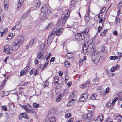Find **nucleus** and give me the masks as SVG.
I'll list each match as a JSON object with an SVG mask.
<instances>
[{
  "label": "nucleus",
  "mask_w": 122,
  "mask_h": 122,
  "mask_svg": "<svg viewBox=\"0 0 122 122\" xmlns=\"http://www.w3.org/2000/svg\"><path fill=\"white\" fill-rule=\"evenodd\" d=\"M4 51L6 54H10L12 52L13 48L9 45L4 46Z\"/></svg>",
  "instance_id": "obj_5"
},
{
  "label": "nucleus",
  "mask_w": 122,
  "mask_h": 122,
  "mask_svg": "<svg viewBox=\"0 0 122 122\" xmlns=\"http://www.w3.org/2000/svg\"><path fill=\"white\" fill-rule=\"evenodd\" d=\"M99 117V118H100V122H102L103 119V115L102 114H101V115H100V116Z\"/></svg>",
  "instance_id": "obj_33"
},
{
  "label": "nucleus",
  "mask_w": 122,
  "mask_h": 122,
  "mask_svg": "<svg viewBox=\"0 0 122 122\" xmlns=\"http://www.w3.org/2000/svg\"><path fill=\"white\" fill-rule=\"evenodd\" d=\"M90 11V9H89L87 10L86 14L85 15V18L86 20V18H87L88 20L90 19V17H89Z\"/></svg>",
  "instance_id": "obj_18"
},
{
  "label": "nucleus",
  "mask_w": 122,
  "mask_h": 122,
  "mask_svg": "<svg viewBox=\"0 0 122 122\" xmlns=\"http://www.w3.org/2000/svg\"><path fill=\"white\" fill-rule=\"evenodd\" d=\"M107 30H104L103 31L101 32L100 34V36H102L103 35H105L106 33Z\"/></svg>",
  "instance_id": "obj_36"
},
{
  "label": "nucleus",
  "mask_w": 122,
  "mask_h": 122,
  "mask_svg": "<svg viewBox=\"0 0 122 122\" xmlns=\"http://www.w3.org/2000/svg\"><path fill=\"white\" fill-rule=\"evenodd\" d=\"M19 105L21 107L23 108L25 111L27 107L26 105H25L24 106L20 104H19Z\"/></svg>",
  "instance_id": "obj_31"
},
{
  "label": "nucleus",
  "mask_w": 122,
  "mask_h": 122,
  "mask_svg": "<svg viewBox=\"0 0 122 122\" xmlns=\"http://www.w3.org/2000/svg\"><path fill=\"white\" fill-rule=\"evenodd\" d=\"M92 57H97L99 56L100 58V56L99 55V53L98 52H93L92 53Z\"/></svg>",
  "instance_id": "obj_13"
},
{
  "label": "nucleus",
  "mask_w": 122,
  "mask_h": 122,
  "mask_svg": "<svg viewBox=\"0 0 122 122\" xmlns=\"http://www.w3.org/2000/svg\"><path fill=\"white\" fill-rule=\"evenodd\" d=\"M28 71L27 70H25V71L23 70L21 71L20 72V76H21L24 75L26 74Z\"/></svg>",
  "instance_id": "obj_20"
},
{
  "label": "nucleus",
  "mask_w": 122,
  "mask_h": 122,
  "mask_svg": "<svg viewBox=\"0 0 122 122\" xmlns=\"http://www.w3.org/2000/svg\"><path fill=\"white\" fill-rule=\"evenodd\" d=\"M51 55V53H50L49 54L48 56L46 58V61H48V59L49 58Z\"/></svg>",
  "instance_id": "obj_61"
},
{
  "label": "nucleus",
  "mask_w": 122,
  "mask_h": 122,
  "mask_svg": "<svg viewBox=\"0 0 122 122\" xmlns=\"http://www.w3.org/2000/svg\"><path fill=\"white\" fill-rule=\"evenodd\" d=\"M59 74L60 76H61L63 74V72L62 71H59Z\"/></svg>",
  "instance_id": "obj_62"
},
{
  "label": "nucleus",
  "mask_w": 122,
  "mask_h": 122,
  "mask_svg": "<svg viewBox=\"0 0 122 122\" xmlns=\"http://www.w3.org/2000/svg\"><path fill=\"white\" fill-rule=\"evenodd\" d=\"M25 111L27 113H33L34 112L32 109H28L27 108Z\"/></svg>",
  "instance_id": "obj_16"
},
{
  "label": "nucleus",
  "mask_w": 122,
  "mask_h": 122,
  "mask_svg": "<svg viewBox=\"0 0 122 122\" xmlns=\"http://www.w3.org/2000/svg\"><path fill=\"white\" fill-rule=\"evenodd\" d=\"M74 120V119L72 118L70 119L67 122H73Z\"/></svg>",
  "instance_id": "obj_59"
},
{
  "label": "nucleus",
  "mask_w": 122,
  "mask_h": 122,
  "mask_svg": "<svg viewBox=\"0 0 122 122\" xmlns=\"http://www.w3.org/2000/svg\"><path fill=\"white\" fill-rule=\"evenodd\" d=\"M87 115V117L88 121H93L95 120L94 117L90 113L88 114Z\"/></svg>",
  "instance_id": "obj_10"
},
{
  "label": "nucleus",
  "mask_w": 122,
  "mask_h": 122,
  "mask_svg": "<svg viewBox=\"0 0 122 122\" xmlns=\"http://www.w3.org/2000/svg\"><path fill=\"white\" fill-rule=\"evenodd\" d=\"M109 88L108 87H107L105 90V91L104 93V95H106L109 92Z\"/></svg>",
  "instance_id": "obj_38"
},
{
  "label": "nucleus",
  "mask_w": 122,
  "mask_h": 122,
  "mask_svg": "<svg viewBox=\"0 0 122 122\" xmlns=\"http://www.w3.org/2000/svg\"><path fill=\"white\" fill-rule=\"evenodd\" d=\"M13 33H10L7 37V38L8 39H11L13 37Z\"/></svg>",
  "instance_id": "obj_41"
},
{
  "label": "nucleus",
  "mask_w": 122,
  "mask_h": 122,
  "mask_svg": "<svg viewBox=\"0 0 122 122\" xmlns=\"http://www.w3.org/2000/svg\"><path fill=\"white\" fill-rule=\"evenodd\" d=\"M2 108L5 111H6L7 110V108L5 106H1Z\"/></svg>",
  "instance_id": "obj_45"
},
{
  "label": "nucleus",
  "mask_w": 122,
  "mask_h": 122,
  "mask_svg": "<svg viewBox=\"0 0 122 122\" xmlns=\"http://www.w3.org/2000/svg\"><path fill=\"white\" fill-rule=\"evenodd\" d=\"M26 15L25 14H24L22 15L21 17V19H25L26 18Z\"/></svg>",
  "instance_id": "obj_42"
},
{
  "label": "nucleus",
  "mask_w": 122,
  "mask_h": 122,
  "mask_svg": "<svg viewBox=\"0 0 122 122\" xmlns=\"http://www.w3.org/2000/svg\"><path fill=\"white\" fill-rule=\"evenodd\" d=\"M59 79V77L57 76H56L54 77V81H58Z\"/></svg>",
  "instance_id": "obj_55"
},
{
  "label": "nucleus",
  "mask_w": 122,
  "mask_h": 122,
  "mask_svg": "<svg viewBox=\"0 0 122 122\" xmlns=\"http://www.w3.org/2000/svg\"><path fill=\"white\" fill-rule=\"evenodd\" d=\"M98 33H100V32L101 30L102 29V27L100 26H99L98 28Z\"/></svg>",
  "instance_id": "obj_54"
},
{
  "label": "nucleus",
  "mask_w": 122,
  "mask_h": 122,
  "mask_svg": "<svg viewBox=\"0 0 122 122\" xmlns=\"http://www.w3.org/2000/svg\"><path fill=\"white\" fill-rule=\"evenodd\" d=\"M66 52L67 53L65 55V58L67 59H69L70 58H72L74 56V54L72 52H68V51L67 49H66Z\"/></svg>",
  "instance_id": "obj_8"
},
{
  "label": "nucleus",
  "mask_w": 122,
  "mask_h": 122,
  "mask_svg": "<svg viewBox=\"0 0 122 122\" xmlns=\"http://www.w3.org/2000/svg\"><path fill=\"white\" fill-rule=\"evenodd\" d=\"M61 95H59L58 96V97L56 99V100L57 102H59L61 100V98H60Z\"/></svg>",
  "instance_id": "obj_60"
},
{
  "label": "nucleus",
  "mask_w": 122,
  "mask_h": 122,
  "mask_svg": "<svg viewBox=\"0 0 122 122\" xmlns=\"http://www.w3.org/2000/svg\"><path fill=\"white\" fill-rule=\"evenodd\" d=\"M90 83V81H89V80H88L87 81H86L85 82V85H89V83Z\"/></svg>",
  "instance_id": "obj_56"
},
{
  "label": "nucleus",
  "mask_w": 122,
  "mask_h": 122,
  "mask_svg": "<svg viewBox=\"0 0 122 122\" xmlns=\"http://www.w3.org/2000/svg\"><path fill=\"white\" fill-rule=\"evenodd\" d=\"M20 114L25 119H29V116L26 113H20Z\"/></svg>",
  "instance_id": "obj_14"
},
{
  "label": "nucleus",
  "mask_w": 122,
  "mask_h": 122,
  "mask_svg": "<svg viewBox=\"0 0 122 122\" xmlns=\"http://www.w3.org/2000/svg\"><path fill=\"white\" fill-rule=\"evenodd\" d=\"M83 97H84L85 98V99H86L87 100L88 98V93H86L84 94L83 95H82Z\"/></svg>",
  "instance_id": "obj_34"
},
{
  "label": "nucleus",
  "mask_w": 122,
  "mask_h": 122,
  "mask_svg": "<svg viewBox=\"0 0 122 122\" xmlns=\"http://www.w3.org/2000/svg\"><path fill=\"white\" fill-rule=\"evenodd\" d=\"M88 31V30H86L81 33H76L75 35V38L78 41H81L84 40L87 37Z\"/></svg>",
  "instance_id": "obj_2"
},
{
  "label": "nucleus",
  "mask_w": 122,
  "mask_h": 122,
  "mask_svg": "<svg viewBox=\"0 0 122 122\" xmlns=\"http://www.w3.org/2000/svg\"><path fill=\"white\" fill-rule=\"evenodd\" d=\"M106 9V7H103L102 8V9L100 10V15L101 14H102L104 12L105 10Z\"/></svg>",
  "instance_id": "obj_29"
},
{
  "label": "nucleus",
  "mask_w": 122,
  "mask_h": 122,
  "mask_svg": "<svg viewBox=\"0 0 122 122\" xmlns=\"http://www.w3.org/2000/svg\"><path fill=\"white\" fill-rule=\"evenodd\" d=\"M48 122H56V121L54 117H51L49 119Z\"/></svg>",
  "instance_id": "obj_24"
},
{
  "label": "nucleus",
  "mask_w": 122,
  "mask_h": 122,
  "mask_svg": "<svg viewBox=\"0 0 122 122\" xmlns=\"http://www.w3.org/2000/svg\"><path fill=\"white\" fill-rule=\"evenodd\" d=\"M109 58L110 60H115L117 59L118 57L116 56H110Z\"/></svg>",
  "instance_id": "obj_25"
},
{
  "label": "nucleus",
  "mask_w": 122,
  "mask_h": 122,
  "mask_svg": "<svg viewBox=\"0 0 122 122\" xmlns=\"http://www.w3.org/2000/svg\"><path fill=\"white\" fill-rule=\"evenodd\" d=\"M54 37V36H53V35L52 36V37L51 36L48 37V38L47 41V44H50V42L52 41V39Z\"/></svg>",
  "instance_id": "obj_21"
},
{
  "label": "nucleus",
  "mask_w": 122,
  "mask_h": 122,
  "mask_svg": "<svg viewBox=\"0 0 122 122\" xmlns=\"http://www.w3.org/2000/svg\"><path fill=\"white\" fill-rule=\"evenodd\" d=\"M111 104L110 103L108 102L106 104V107H107L108 108L110 106Z\"/></svg>",
  "instance_id": "obj_57"
},
{
  "label": "nucleus",
  "mask_w": 122,
  "mask_h": 122,
  "mask_svg": "<svg viewBox=\"0 0 122 122\" xmlns=\"http://www.w3.org/2000/svg\"><path fill=\"white\" fill-rule=\"evenodd\" d=\"M75 2H76V1H75V0H72L71 2V5H74L75 4Z\"/></svg>",
  "instance_id": "obj_58"
},
{
  "label": "nucleus",
  "mask_w": 122,
  "mask_h": 122,
  "mask_svg": "<svg viewBox=\"0 0 122 122\" xmlns=\"http://www.w3.org/2000/svg\"><path fill=\"white\" fill-rule=\"evenodd\" d=\"M43 53L41 54V52H38L37 54V58L38 59H40L43 56Z\"/></svg>",
  "instance_id": "obj_26"
},
{
  "label": "nucleus",
  "mask_w": 122,
  "mask_h": 122,
  "mask_svg": "<svg viewBox=\"0 0 122 122\" xmlns=\"http://www.w3.org/2000/svg\"><path fill=\"white\" fill-rule=\"evenodd\" d=\"M100 58L99 56L96 58L95 57H92V59L93 63L95 64H97L99 62Z\"/></svg>",
  "instance_id": "obj_9"
},
{
  "label": "nucleus",
  "mask_w": 122,
  "mask_h": 122,
  "mask_svg": "<svg viewBox=\"0 0 122 122\" xmlns=\"http://www.w3.org/2000/svg\"><path fill=\"white\" fill-rule=\"evenodd\" d=\"M8 77L7 76L3 80V81H2V82L4 83V84H5V83L6 81L7 80L8 78Z\"/></svg>",
  "instance_id": "obj_51"
},
{
  "label": "nucleus",
  "mask_w": 122,
  "mask_h": 122,
  "mask_svg": "<svg viewBox=\"0 0 122 122\" xmlns=\"http://www.w3.org/2000/svg\"><path fill=\"white\" fill-rule=\"evenodd\" d=\"M9 3L8 0H5L4 2V4H8Z\"/></svg>",
  "instance_id": "obj_63"
},
{
  "label": "nucleus",
  "mask_w": 122,
  "mask_h": 122,
  "mask_svg": "<svg viewBox=\"0 0 122 122\" xmlns=\"http://www.w3.org/2000/svg\"><path fill=\"white\" fill-rule=\"evenodd\" d=\"M80 86L81 88H84L86 87V86L85 84H83L80 85Z\"/></svg>",
  "instance_id": "obj_46"
},
{
  "label": "nucleus",
  "mask_w": 122,
  "mask_h": 122,
  "mask_svg": "<svg viewBox=\"0 0 122 122\" xmlns=\"http://www.w3.org/2000/svg\"><path fill=\"white\" fill-rule=\"evenodd\" d=\"M45 47V45L44 44H41L40 46V49L41 50H42L44 49Z\"/></svg>",
  "instance_id": "obj_35"
},
{
  "label": "nucleus",
  "mask_w": 122,
  "mask_h": 122,
  "mask_svg": "<svg viewBox=\"0 0 122 122\" xmlns=\"http://www.w3.org/2000/svg\"><path fill=\"white\" fill-rule=\"evenodd\" d=\"M24 40L23 36L22 35H20L18 37L17 40H15L13 45V48L15 50L17 49L20 45L22 44Z\"/></svg>",
  "instance_id": "obj_1"
},
{
  "label": "nucleus",
  "mask_w": 122,
  "mask_h": 122,
  "mask_svg": "<svg viewBox=\"0 0 122 122\" xmlns=\"http://www.w3.org/2000/svg\"><path fill=\"white\" fill-rule=\"evenodd\" d=\"M71 116V114L70 113H67L65 114V116L66 118H68L69 117H70Z\"/></svg>",
  "instance_id": "obj_40"
},
{
  "label": "nucleus",
  "mask_w": 122,
  "mask_h": 122,
  "mask_svg": "<svg viewBox=\"0 0 122 122\" xmlns=\"http://www.w3.org/2000/svg\"><path fill=\"white\" fill-rule=\"evenodd\" d=\"M90 96L91 99L92 100H94L96 99V97L97 96V95L96 94H91Z\"/></svg>",
  "instance_id": "obj_17"
},
{
  "label": "nucleus",
  "mask_w": 122,
  "mask_h": 122,
  "mask_svg": "<svg viewBox=\"0 0 122 122\" xmlns=\"http://www.w3.org/2000/svg\"><path fill=\"white\" fill-rule=\"evenodd\" d=\"M16 27V30H20L21 28V26L19 24H17L15 25Z\"/></svg>",
  "instance_id": "obj_32"
},
{
  "label": "nucleus",
  "mask_w": 122,
  "mask_h": 122,
  "mask_svg": "<svg viewBox=\"0 0 122 122\" xmlns=\"http://www.w3.org/2000/svg\"><path fill=\"white\" fill-rule=\"evenodd\" d=\"M118 7H121L122 6V0L117 5Z\"/></svg>",
  "instance_id": "obj_43"
},
{
  "label": "nucleus",
  "mask_w": 122,
  "mask_h": 122,
  "mask_svg": "<svg viewBox=\"0 0 122 122\" xmlns=\"http://www.w3.org/2000/svg\"><path fill=\"white\" fill-rule=\"evenodd\" d=\"M8 30L7 28L5 29L2 32L4 33V34H5Z\"/></svg>",
  "instance_id": "obj_64"
},
{
  "label": "nucleus",
  "mask_w": 122,
  "mask_h": 122,
  "mask_svg": "<svg viewBox=\"0 0 122 122\" xmlns=\"http://www.w3.org/2000/svg\"><path fill=\"white\" fill-rule=\"evenodd\" d=\"M80 101L81 102H84L85 101H86L87 100L86 99H85V98L83 97L82 95H81L79 99Z\"/></svg>",
  "instance_id": "obj_27"
},
{
  "label": "nucleus",
  "mask_w": 122,
  "mask_h": 122,
  "mask_svg": "<svg viewBox=\"0 0 122 122\" xmlns=\"http://www.w3.org/2000/svg\"><path fill=\"white\" fill-rule=\"evenodd\" d=\"M4 6L5 9L6 10H7L8 8V4H4Z\"/></svg>",
  "instance_id": "obj_47"
},
{
  "label": "nucleus",
  "mask_w": 122,
  "mask_h": 122,
  "mask_svg": "<svg viewBox=\"0 0 122 122\" xmlns=\"http://www.w3.org/2000/svg\"><path fill=\"white\" fill-rule=\"evenodd\" d=\"M112 119L110 118H108L106 122H112Z\"/></svg>",
  "instance_id": "obj_49"
},
{
  "label": "nucleus",
  "mask_w": 122,
  "mask_h": 122,
  "mask_svg": "<svg viewBox=\"0 0 122 122\" xmlns=\"http://www.w3.org/2000/svg\"><path fill=\"white\" fill-rule=\"evenodd\" d=\"M53 23H51L49 24L48 26L46 28V29L47 30L51 29L53 27Z\"/></svg>",
  "instance_id": "obj_19"
},
{
  "label": "nucleus",
  "mask_w": 122,
  "mask_h": 122,
  "mask_svg": "<svg viewBox=\"0 0 122 122\" xmlns=\"http://www.w3.org/2000/svg\"><path fill=\"white\" fill-rule=\"evenodd\" d=\"M34 42V40H32L29 42V45L31 46L33 44Z\"/></svg>",
  "instance_id": "obj_50"
},
{
  "label": "nucleus",
  "mask_w": 122,
  "mask_h": 122,
  "mask_svg": "<svg viewBox=\"0 0 122 122\" xmlns=\"http://www.w3.org/2000/svg\"><path fill=\"white\" fill-rule=\"evenodd\" d=\"M47 6V5L45 4L44 6L42 8L41 11L42 13H46L47 12L48 9Z\"/></svg>",
  "instance_id": "obj_11"
},
{
  "label": "nucleus",
  "mask_w": 122,
  "mask_h": 122,
  "mask_svg": "<svg viewBox=\"0 0 122 122\" xmlns=\"http://www.w3.org/2000/svg\"><path fill=\"white\" fill-rule=\"evenodd\" d=\"M5 84L4 83L2 82L1 84V85H0V90L5 85Z\"/></svg>",
  "instance_id": "obj_53"
},
{
  "label": "nucleus",
  "mask_w": 122,
  "mask_h": 122,
  "mask_svg": "<svg viewBox=\"0 0 122 122\" xmlns=\"http://www.w3.org/2000/svg\"><path fill=\"white\" fill-rule=\"evenodd\" d=\"M64 64L65 67L68 68L70 66V64L67 61H66L64 63Z\"/></svg>",
  "instance_id": "obj_22"
},
{
  "label": "nucleus",
  "mask_w": 122,
  "mask_h": 122,
  "mask_svg": "<svg viewBox=\"0 0 122 122\" xmlns=\"http://www.w3.org/2000/svg\"><path fill=\"white\" fill-rule=\"evenodd\" d=\"M94 45V43H90L88 46L87 55L90 54L91 55L94 52L93 46Z\"/></svg>",
  "instance_id": "obj_6"
},
{
  "label": "nucleus",
  "mask_w": 122,
  "mask_h": 122,
  "mask_svg": "<svg viewBox=\"0 0 122 122\" xmlns=\"http://www.w3.org/2000/svg\"><path fill=\"white\" fill-rule=\"evenodd\" d=\"M38 70V69H36V70L35 71L34 73V75L35 76H36L38 74V73L37 72V70Z\"/></svg>",
  "instance_id": "obj_48"
},
{
  "label": "nucleus",
  "mask_w": 122,
  "mask_h": 122,
  "mask_svg": "<svg viewBox=\"0 0 122 122\" xmlns=\"http://www.w3.org/2000/svg\"><path fill=\"white\" fill-rule=\"evenodd\" d=\"M88 46L84 44L83 46V51L84 54H87Z\"/></svg>",
  "instance_id": "obj_12"
},
{
  "label": "nucleus",
  "mask_w": 122,
  "mask_h": 122,
  "mask_svg": "<svg viewBox=\"0 0 122 122\" xmlns=\"http://www.w3.org/2000/svg\"><path fill=\"white\" fill-rule=\"evenodd\" d=\"M55 57H52L50 61V64H51V62H54L55 60Z\"/></svg>",
  "instance_id": "obj_52"
},
{
  "label": "nucleus",
  "mask_w": 122,
  "mask_h": 122,
  "mask_svg": "<svg viewBox=\"0 0 122 122\" xmlns=\"http://www.w3.org/2000/svg\"><path fill=\"white\" fill-rule=\"evenodd\" d=\"M77 92L76 91H74L73 92L72 95L71 96V98H72L71 100V101H70L68 103V105H71L72 106L73 105L74 103V102H73V101H74L75 100V97L76 95H77Z\"/></svg>",
  "instance_id": "obj_7"
},
{
  "label": "nucleus",
  "mask_w": 122,
  "mask_h": 122,
  "mask_svg": "<svg viewBox=\"0 0 122 122\" xmlns=\"http://www.w3.org/2000/svg\"><path fill=\"white\" fill-rule=\"evenodd\" d=\"M119 68V66L117 65L116 66H113L111 68V71L112 72L114 71L116 69H118Z\"/></svg>",
  "instance_id": "obj_15"
},
{
  "label": "nucleus",
  "mask_w": 122,
  "mask_h": 122,
  "mask_svg": "<svg viewBox=\"0 0 122 122\" xmlns=\"http://www.w3.org/2000/svg\"><path fill=\"white\" fill-rule=\"evenodd\" d=\"M39 106L40 105L39 104H37L35 103H34L33 104V107L36 108H38L39 107Z\"/></svg>",
  "instance_id": "obj_39"
},
{
  "label": "nucleus",
  "mask_w": 122,
  "mask_h": 122,
  "mask_svg": "<svg viewBox=\"0 0 122 122\" xmlns=\"http://www.w3.org/2000/svg\"><path fill=\"white\" fill-rule=\"evenodd\" d=\"M83 60L82 59L80 60L79 62V66H81L83 64Z\"/></svg>",
  "instance_id": "obj_44"
},
{
  "label": "nucleus",
  "mask_w": 122,
  "mask_h": 122,
  "mask_svg": "<svg viewBox=\"0 0 122 122\" xmlns=\"http://www.w3.org/2000/svg\"><path fill=\"white\" fill-rule=\"evenodd\" d=\"M82 118L84 120H86L88 121L87 117V115L85 114L83 115L82 117Z\"/></svg>",
  "instance_id": "obj_28"
},
{
  "label": "nucleus",
  "mask_w": 122,
  "mask_h": 122,
  "mask_svg": "<svg viewBox=\"0 0 122 122\" xmlns=\"http://www.w3.org/2000/svg\"><path fill=\"white\" fill-rule=\"evenodd\" d=\"M68 17L66 16L60 18L56 24V25L58 27H61L64 24L67 19Z\"/></svg>",
  "instance_id": "obj_3"
},
{
  "label": "nucleus",
  "mask_w": 122,
  "mask_h": 122,
  "mask_svg": "<svg viewBox=\"0 0 122 122\" xmlns=\"http://www.w3.org/2000/svg\"><path fill=\"white\" fill-rule=\"evenodd\" d=\"M63 31V29L62 28H60L57 30V28H55L52 30L49 37H52L53 35L54 36L55 35L57 36L60 35L62 34Z\"/></svg>",
  "instance_id": "obj_4"
},
{
  "label": "nucleus",
  "mask_w": 122,
  "mask_h": 122,
  "mask_svg": "<svg viewBox=\"0 0 122 122\" xmlns=\"http://www.w3.org/2000/svg\"><path fill=\"white\" fill-rule=\"evenodd\" d=\"M41 2L39 1H37L35 4V6L36 7H39L41 5Z\"/></svg>",
  "instance_id": "obj_23"
},
{
  "label": "nucleus",
  "mask_w": 122,
  "mask_h": 122,
  "mask_svg": "<svg viewBox=\"0 0 122 122\" xmlns=\"http://www.w3.org/2000/svg\"><path fill=\"white\" fill-rule=\"evenodd\" d=\"M99 79V78L98 76H96L95 78L93 79V82H95L98 81Z\"/></svg>",
  "instance_id": "obj_37"
},
{
  "label": "nucleus",
  "mask_w": 122,
  "mask_h": 122,
  "mask_svg": "<svg viewBox=\"0 0 122 122\" xmlns=\"http://www.w3.org/2000/svg\"><path fill=\"white\" fill-rule=\"evenodd\" d=\"M117 97H115L112 100L111 104H112V105L113 106L114 105L115 103L116 102L117 100Z\"/></svg>",
  "instance_id": "obj_30"
}]
</instances>
